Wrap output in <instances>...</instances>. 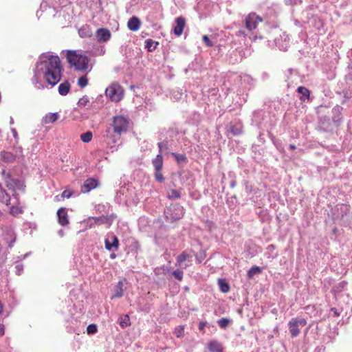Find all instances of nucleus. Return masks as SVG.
Listing matches in <instances>:
<instances>
[{"label":"nucleus","instance_id":"nucleus-30","mask_svg":"<svg viewBox=\"0 0 352 352\" xmlns=\"http://www.w3.org/2000/svg\"><path fill=\"white\" fill-rule=\"evenodd\" d=\"M88 85V78L86 76L80 77L78 80V85L82 88L85 87Z\"/></svg>","mask_w":352,"mask_h":352},{"label":"nucleus","instance_id":"nucleus-45","mask_svg":"<svg viewBox=\"0 0 352 352\" xmlns=\"http://www.w3.org/2000/svg\"><path fill=\"white\" fill-rule=\"evenodd\" d=\"M164 146V147H166V142H160V143H159L160 151V152H161V153H162V152H163L162 148H163Z\"/></svg>","mask_w":352,"mask_h":352},{"label":"nucleus","instance_id":"nucleus-52","mask_svg":"<svg viewBox=\"0 0 352 352\" xmlns=\"http://www.w3.org/2000/svg\"><path fill=\"white\" fill-rule=\"evenodd\" d=\"M291 148L293 149L295 148V146L294 145H290Z\"/></svg>","mask_w":352,"mask_h":352},{"label":"nucleus","instance_id":"nucleus-4","mask_svg":"<svg viewBox=\"0 0 352 352\" xmlns=\"http://www.w3.org/2000/svg\"><path fill=\"white\" fill-rule=\"evenodd\" d=\"M2 175L6 186L9 190L12 191H16L17 190L22 191L24 190L25 186L23 181L12 178L10 173L6 172L5 170H2Z\"/></svg>","mask_w":352,"mask_h":352},{"label":"nucleus","instance_id":"nucleus-17","mask_svg":"<svg viewBox=\"0 0 352 352\" xmlns=\"http://www.w3.org/2000/svg\"><path fill=\"white\" fill-rule=\"evenodd\" d=\"M78 34L82 38L91 37L93 34L92 30L89 25H82L78 30Z\"/></svg>","mask_w":352,"mask_h":352},{"label":"nucleus","instance_id":"nucleus-51","mask_svg":"<svg viewBox=\"0 0 352 352\" xmlns=\"http://www.w3.org/2000/svg\"><path fill=\"white\" fill-rule=\"evenodd\" d=\"M331 311H334V314H335L336 315H337V316H338V315H339V314L337 313L336 309L335 308L331 309Z\"/></svg>","mask_w":352,"mask_h":352},{"label":"nucleus","instance_id":"nucleus-29","mask_svg":"<svg viewBox=\"0 0 352 352\" xmlns=\"http://www.w3.org/2000/svg\"><path fill=\"white\" fill-rule=\"evenodd\" d=\"M217 322L221 329H226L231 322V320L230 319L223 318L219 320Z\"/></svg>","mask_w":352,"mask_h":352},{"label":"nucleus","instance_id":"nucleus-28","mask_svg":"<svg viewBox=\"0 0 352 352\" xmlns=\"http://www.w3.org/2000/svg\"><path fill=\"white\" fill-rule=\"evenodd\" d=\"M92 133L91 131H87L85 133L81 134L80 139L83 142H89L92 139Z\"/></svg>","mask_w":352,"mask_h":352},{"label":"nucleus","instance_id":"nucleus-14","mask_svg":"<svg viewBox=\"0 0 352 352\" xmlns=\"http://www.w3.org/2000/svg\"><path fill=\"white\" fill-rule=\"evenodd\" d=\"M105 248L107 250H112L113 248L117 250L119 246V241L117 236L111 235V236L105 239L104 240Z\"/></svg>","mask_w":352,"mask_h":352},{"label":"nucleus","instance_id":"nucleus-9","mask_svg":"<svg viewBox=\"0 0 352 352\" xmlns=\"http://www.w3.org/2000/svg\"><path fill=\"white\" fill-rule=\"evenodd\" d=\"M263 22V19L255 13H250L245 19V28L249 31L255 30L259 23Z\"/></svg>","mask_w":352,"mask_h":352},{"label":"nucleus","instance_id":"nucleus-6","mask_svg":"<svg viewBox=\"0 0 352 352\" xmlns=\"http://www.w3.org/2000/svg\"><path fill=\"white\" fill-rule=\"evenodd\" d=\"M116 218V215L112 214L110 215H102L100 217H89L87 219V223H89V227H91L93 225H107V228H109L112 224L113 220Z\"/></svg>","mask_w":352,"mask_h":352},{"label":"nucleus","instance_id":"nucleus-10","mask_svg":"<svg viewBox=\"0 0 352 352\" xmlns=\"http://www.w3.org/2000/svg\"><path fill=\"white\" fill-rule=\"evenodd\" d=\"M96 37L98 43H106L110 40L111 37V33L109 29L105 28H100L96 30Z\"/></svg>","mask_w":352,"mask_h":352},{"label":"nucleus","instance_id":"nucleus-12","mask_svg":"<svg viewBox=\"0 0 352 352\" xmlns=\"http://www.w3.org/2000/svg\"><path fill=\"white\" fill-rule=\"evenodd\" d=\"M98 185V181L94 178H88L86 179L81 186V191L83 193L89 192L92 189L97 187Z\"/></svg>","mask_w":352,"mask_h":352},{"label":"nucleus","instance_id":"nucleus-19","mask_svg":"<svg viewBox=\"0 0 352 352\" xmlns=\"http://www.w3.org/2000/svg\"><path fill=\"white\" fill-rule=\"evenodd\" d=\"M58 118L57 113H49L43 118V123L47 124L56 122Z\"/></svg>","mask_w":352,"mask_h":352},{"label":"nucleus","instance_id":"nucleus-53","mask_svg":"<svg viewBox=\"0 0 352 352\" xmlns=\"http://www.w3.org/2000/svg\"><path fill=\"white\" fill-rule=\"evenodd\" d=\"M13 196L16 197V195L15 193L13 194Z\"/></svg>","mask_w":352,"mask_h":352},{"label":"nucleus","instance_id":"nucleus-22","mask_svg":"<svg viewBox=\"0 0 352 352\" xmlns=\"http://www.w3.org/2000/svg\"><path fill=\"white\" fill-rule=\"evenodd\" d=\"M208 349L212 352H221V345L217 341L210 342L208 344Z\"/></svg>","mask_w":352,"mask_h":352},{"label":"nucleus","instance_id":"nucleus-39","mask_svg":"<svg viewBox=\"0 0 352 352\" xmlns=\"http://www.w3.org/2000/svg\"><path fill=\"white\" fill-rule=\"evenodd\" d=\"M203 41L208 47H212L214 45L213 43L210 40L209 37L207 35H204L202 37Z\"/></svg>","mask_w":352,"mask_h":352},{"label":"nucleus","instance_id":"nucleus-11","mask_svg":"<svg viewBox=\"0 0 352 352\" xmlns=\"http://www.w3.org/2000/svg\"><path fill=\"white\" fill-rule=\"evenodd\" d=\"M3 240L8 244V247L11 248L16 241V234L11 228H6L3 230Z\"/></svg>","mask_w":352,"mask_h":352},{"label":"nucleus","instance_id":"nucleus-7","mask_svg":"<svg viewBox=\"0 0 352 352\" xmlns=\"http://www.w3.org/2000/svg\"><path fill=\"white\" fill-rule=\"evenodd\" d=\"M307 324V321L304 318H293L289 323L288 327L292 337L294 338L299 335L300 327H303Z\"/></svg>","mask_w":352,"mask_h":352},{"label":"nucleus","instance_id":"nucleus-16","mask_svg":"<svg viewBox=\"0 0 352 352\" xmlns=\"http://www.w3.org/2000/svg\"><path fill=\"white\" fill-rule=\"evenodd\" d=\"M140 25L141 21L137 16H132L129 19L127 23L128 28L133 32L138 31L140 29Z\"/></svg>","mask_w":352,"mask_h":352},{"label":"nucleus","instance_id":"nucleus-3","mask_svg":"<svg viewBox=\"0 0 352 352\" xmlns=\"http://www.w3.org/2000/svg\"><path fill=\"white\" fill-rule=\"evenodd\" d=\"M129 124V120L123 116H116L112 118L113 132L119 136L127 131Z\"/></svg>","mask_w":352,"mask_h":352},{"label":"nucleus","instance_id":"nucleus-44","mask_svg":"<svg viewBox=\"0 0 352 352\" xmlns=\"http://www.w3.org/2000/svg\"><path fill=\"white\" fill-rule=\"evenodd\" d=\"M11 132L12 133V135H13L15 141L17 142L18 140H19V135H18L16 129H14V128L11 129Z\"/></svg>","mask_w":352,"mask_h":352},{"label":"nucleus","instance_id":"nucleus-41","mask_svg":"<svg viewBox=\"0 0 352 352\" xmlns=\"http://www.w3.org/2000/svg\"><path fill=\"white\" fill-rule=\"evenodd\" d=\"M2 160L4 162H12L14 160V155H1Z\"/></svg>","mask_w":352,"mask_h":352},{"label":"nucleus","instance_id":"nucleus-13","mask_svg":"<svg viewBox=\"0 0 352 352\" xmlns=\"http://www.w3.org/2000/svg\"><path fill=\"white\" fill-rule=\"evenodd\" d=\"M175 26L173 29V32L177 36L182 34L184 28L186 26V19L183 16H179L175 19Z\"/></svg>","mask_w":352,"mask_h":352},{"label":"nucleus","instance_id":"nucleus-38","mask_svg":"<svg viewBox=\"0 0 352 352\" xmlns=\"http://www.w3.org/2000/svg\"><path fill=\"white\" fill-rule=\"evenodd\" d=\"M23 271V265L21 263H18L15 265V273L17 275H21Z\"/></svg>","mask_w":352,"mask_h":352},{"label":"nucleus","instance_id":"nucleus-24","mask_svg":"<svg viewBox=\"0 0 352 352\" xmlns=\"http://www.w3.org/2000/svg\"><path fill=\"white\" fill-rule=\"evenodd\" d=\"M189 258V255L183 252L177 257L176 265L182 266V263Z\"/></svg>","mask_w":352,"mask_h":352},{"label":"nucleus","instance_id":"nucleus-27","mask_svg":"<svg viewBox=\"0 0 352 352\" xmlns=\"http://www.w3.org/2000/svg\"><path fill=\"white\" fill-rule=\"evenodd\" d=\"M129 320V317L127 315H125L120 318L119 324L121 327L124 328L130 324Z\"/></svg>","mask_w":352,"mask_h":352},{"label":"nucleus","instance_id":"nucleus-26","mask_svg":"<svg viewBox=\"0 0 352 352\" xmlns=\"http://www.w3.org/2000/svg\"><path fill=\"white\" fill-rule=\"evenodd\" d=\"M261 272V269L259 267L254 266L252 267L248 272V277L252 278L254 275Z\"/></svg>","mask_w":352,"mask_h":352},{"label":"nucleus","instance_id":"nucleus-35","mask_svg":"<svg viewBox=\"0 0 352 352\" xmlns=\"http://www.w3.org/2000/svg\"><path fill=\"white\" fill-rule=\"evenodd\" d=\"M87 332L88 334H94L97 332V326L96 324H89L87 328Z\"/></svg>","mask_w":352,"mask_h":352},{"label":"nucleus","instance_id":"nucleus-36","mask_svg":"<svg viewBox=\"0 0 352 352\" xmlns=\"http://www.w3.org/2000/svg\"><path fill=\"white\" fill-rule=\"evenodd\" d=\"M177 210H178V213L177 214V215L172 217V219L174 220H177V219H181L184 214V209L182 207H178Z\"/></svg>","mask_w":352,"mask_h":352},{"label":"nucleus","instance_id":"nucleus-50","mask_svg":"<svg viewBox=\"0 0 352 352\" xmlns=\"http://www.w3.org/2000/svg\"><path fill=\"white\" fill-rule=\"evenodd\" d=\"M116 257V254L115 253H111V254H110V258H111L113 259V258H115Z\"/></svg>","mask_w":352,"mask_h":352},{"label":"nucleus","instance_id":"nucleus-46","mask_svg":"<svg viewBox=\"0 0 352 352\" xmlns=\"http://www.w3.org/2000/svg\"><path fill=\"white\" fill-rule=\"evenodd\" d=\"M230 131L231 132L234 134V135H237L239 133V131L236 129H234V126H232L230 127Z\"/></svg>","mask_w":352,"mask_h":352},{"label":"nucleus","instance_id":"nucleus-5","mask_svg":"<svg viewBox=\"0 0 352 352\" xmlns=\"http://www.w3.org/2000/svg\"><path fill=\"white\" fill-rule=\"evenodd\" d=\"M106 95L113 102H119L124 95L123 89L118 84H112L106 89Z\"/></svg>","mask_w":352,"mask_h":352},{"label":"nucleus","instance_id":"nucleus-37","mask_svg":"<svg viewBox=\"0 0 352 352\" xmlns=\"http://www.w3.org/2000/svg\"><path fill=\"white\" fill-rule=\"evenodd\" d=\"M173 275L176 279L182 280L183 278V272L180 270H176L173 272Z\"/></svg>","mask_w":352,"mask_h":352},{"label":"nucleus","instance_id":"nucleus-47","mask_svg":"<svg viewBox=\"0 0 352 352\" xmlns=\"http://www.w3.org/2000/svg\"><path fill=\"white\" fill-rule=\"evenodd\" d=\"M206 326V323L205 322H200L199 324V329H203Z\"/></svg>","mask_w":352,"mask_h":352},{"label":"nucleus","instance_id":"nucleus-49","mask_svg":"<svg viewBox=\"0 0 352 352\" xmlns=\"http://www.w3.org/2000/svg\"><path fill=\"white\" fill-rule=\"evenodd\" d=\"M4 334V329L3 327H0V336H3Z\"/></svg>","mask_w":352,"mask_h":352},{"label":"nucleus","instance_id":"nucleus-42","mask_svg":"<svg viewBox=\"0 0 352 352\" xmlns=\"http://www.w3.org/2000/svg\"><path fill=\"white\" fill-rule=\"evenodd\" d=\"M178 163H182L186 160V155H175Z\"/></svg>","mask_w":352,"mask_h":352},{"label":"nucleus","instance_id":"nucleus-15","mask_svg":"<svg viewBox=\"0 0 352 352\" xmlns=\"http://www.w3.org/2000/svg\"><path fill=\"white\" fill-rule=\"evenodd\" d=\"M58 223L62 226H65L69 223L68 215L65 208H61L57 211Z\"/></svg>","mask_w":352,"mask_h":352},{"label":"nucleus","instance_id":"nucleus-31","mask_svg":"<svg viewBox=\"0 0 352 352\" xmlns=\"http://www.w3.org/2000/svg\"><path fill=\"white\" fill-rule=\"evenodd\" d=\"M297 91L303 96H306L307 99L309 98L310 91L307 88L300 86L298 88Z\"/></svg>","mask_w":352,"mask_h":352},{"label":"nucleus","instance_id":"nucleus-21","mask_svg":"<svg viewBox=\"0 0 352 352\" xmlns=\"http://www.w3.org/2000/svg\"><path fill=\"white\" fill-rule=\"evenodd\" d=\"M123 282L119 281L115 287L114 294L112 298H120L123 296Z\"/></svg>","mask_w":352,"mask_h":352},{"label":"nucleus","instance_id":"nucleus-1","mask_svg":"<svg viewBox=\"0 0 352 352\" xmlns=\"http://www.w3.org/2000/svg\"><path fill=\"white\" fill-rule=\"evenodd\" d=\"M63 67L58 56L43 57L36 64V75H42L43 79L50 85H56L61 78Z\"/></svg>","mask_w":352,"mask_h":352},{"label":"nucleus","instance_id":"nucleus-48","mask_svg":"<svg viewBox=\"0 0 352 352\" xmlns=\"http://www.w3.org/2000/svg\"><path fill=\"white\" fill-rule=\"evenodd\" d=\"M17 209H16L14 207H12L11 208V212L12 214H16L17 213V211H16Z\"/></svg>","mask_w":352,"mask_h":352},{"label":"nucleus","instance_id":"nucleus-20","mask_svg":"<svg viewBox=\"0 0 352 352\" xmlns=\"http://www.w3.org/2000/svg\"><path fill=\"white\" fill-rule=\"evenodd\" d=\"M70 83L65 81L58 86V93L62 96H66L70 90Z\"/></svg>","mask_w":352,"mask_h":352},{"label":"nucleus","instance_id":"nucleus-18","mask_svg":"<svg viewBox=\"0 0 352 352\" xmlns=\"http://www.w3.org/2000/svg\"><path fill=\"white\" fill-rule=\"evenodd\" d=\"M0 201L6 205L8 206L10 204V197L6 192V190L2 187L0 183Z\"/></svg>","mask_w":352,"mask_h":352},{"label":"nucleus","instance_id":"nucleus-33","mask_svg":"<svg viewBox=\"0 0 352 352\" xmlns=\"http://www.w3.org/2000/svg\"><path fill=\"white\" fill-rule=\"evenodd\" d=\"M89 102V100L87 96H85L79 99L78 104L80 107H85Z\"/></svg>","mask_w":352,"mask_h":352},{"label":"nucleus","instance_id":"nucleus-2","mask_svg":"<svg viewBox=\"0 0 352 352\" xmlns=\"http://www.w3.org/2000/svg\"><path fill=\"white\" fill-rule=\"evenodd\" d=\"M66 58L70 67H74L76 71L87 73L91 69L89 58L77 50H67Z\"/></svg>","mask_w":352,"mask_h":352},{"label":"nucleus","instance_id":"nucleus-34","mask_svg":"<svg viewBox=\"0 0 352 352\" xmlns=\"http://www.w3.org/2000/svg\"><path fill=\"white\" fill-rule=\"evenodd\" d=\"M168 197L169 199H178L180 197V194L176 190H171L168 194Z\"/></svg>","mask_w":352,"mask_h":352},{"label":"nucleus","instance_id":"nucleus-43","mask_svg":"<svg viewBox=\"0 0 352 352\" xmlns=\"http://www.w3.org/2000/svg\"><path fill=\"white\" fill-rule=\"evenodd\" d=\"M204 258L205 255L204 253H200L196 256L197 261L199 263H201Z\"/></svg>","mask_w":352,"mask_h":352},{"label":"nucleus","instance_id":"nucleus-8","mask_svg":"<svg viewBox=\"0 0 352 352\" xmlns=\"http://www.w3.org/2000/svg\"><path fill=\"white\" fill-rule=\"evenodd\" d=\"M152 164L155 168V179L160 183H162L164 181V177L161 172L162 166H163V158L162 155H156V157L153 159Z\"/></svg>","mask_w":352,"mask_h":352},{"label":"nucleus","instance_id":"nucleus-23","mask_svg":"<svg viewBox=\"0 0 352 352\" xmlns=\"http://www.w3.org/2000/svg\"><path fill=\"white\" fill-rule=\"evenodd\" d=\"M157 45L158 42L153 41L152 39H147L145 41V47L149 52L155 50Z\"/></svg>","mask_w":352,"mask_h":352},{"label":"nucleus","instance_id":"nucleus-40","mask_svg":"<svg viewBox=\"0 0 352 352\" xmlns=\"http://www.w3.org/2000/svg\"><path fill=\"white\" fill-rule=\"evenodd\" d=\"M73 194V191H71V190H65L62 194H61V197L63 198H67V199H69L72 197Z\"/></svg>","mask_w":352,"mask_h":352},{"label":"nucleus","instance_id":"nucleus-32","mask_svg":"<svg viewBox=\"0 0 352 352\" xmlns=\"http://www.w3.org/2000/svg\"><path fill=\"white\" fill-rule=\"evenodd\" d=\"M184 326H177L175 327L174 331V334L177 338H182L184 336Z\"/></svg>","mask_w":352,"mask_h":352},{"label":"nucleus","instance_id":"nucleus-25","mask_svg":"<svg viewBox=\"0 0 352 352\" xmlns=\"http://www.w3.org/2000/svg\"><path fill=\"white\" fill-rule=\"evenodd\" d=\"M218 285L220 290L223 293L228 292L230 289L229 285L223 279H219Z\"/></svg>","mask_w":352,"mask_h":352}]
</instances>
